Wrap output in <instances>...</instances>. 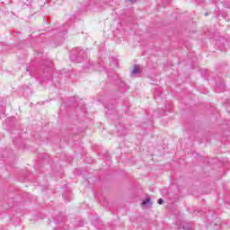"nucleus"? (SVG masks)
Instances as JSON below:
<instances>
[{
    "label": "nucleus",
    "mask_w": 230,
    "mask_h": 230,
    "mask_svg": "<svg viewBox=\"0 0 230 230\" xmlns=\"http://www.w3.org/2000/svg\"><path fill=\"white\" fill-rule=\"evenodd\" d=\"M143 72L139 65H135L133 70L131 71L132 75H140Z\"/></svg>",
    "instance_id": "obj_1"
},
{
    "label": "nucleus",
    "mask_w": 230,
    "mask_h": 230,
    "mask_svg": "<svg viewBox=\"0 0 230 230\" xmlns=\"http://www.w3.org/2000/svg\"><path fill=\"white\" fill-rule=\"evenodd\" d=\"M143 206H148L149 208H152V200L150 199H146L142 202Z\"/></svg>",
    "instance_id": "obj_2"
},
{
    "label": "nucleus",
    "mask_w": 230,
    "mask_h": 230,
    "mask_svg": "<svg viewBox=\"0 0 230 230\" xmlns=\"http://www.w3.org/2000/svg\"><path fill=\"white\" fill-rule=\"evenodd\" d=\"M158 204H164V200L163 199H158Z\"/></svg>",
    "instance_id": "obj_3"
},
{
    "label": "nucleus",
    "mask_w": 230,
    "mask_h": 230,
    "mask_svg": "<svg viewBox=\"0 0 230 230\" xmlns=\"http://www.w3.org/2000/svg\"><path fill=\"white\" fill-rule=\"evenodd\" d=\"M130 3H136L137 0H129Z\"/></svg>",
    "instance_id": "obj_4"
}]
</instances>
